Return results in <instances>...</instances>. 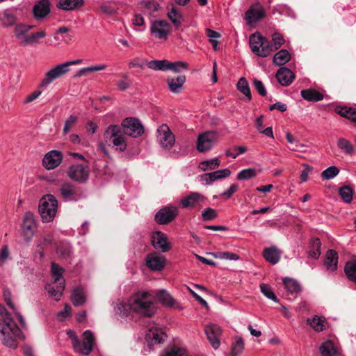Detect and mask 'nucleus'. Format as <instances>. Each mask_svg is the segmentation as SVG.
I'll return each mask as SVG.
<instances>
[{
	"instance_id": "f257e3e1",
	"label": "nucleus",
	"mask_w": 356,
	"mask_h": 356,
	"mask_svg": "<svg viewBox=\"0 0 356 356\" xmlns=\"http://www.w3.org/2000/svg\"><path fill=\"white\" fill-rule=\"evenodd\" d=\"M122 132L129 136L137 138L143 135L144 128L140 120L136 118H127L122 120L121 125L111 124L104 132V138L107 143L111 141L116 150L125 151L127 143Z\"/></svg>"
},
{
	"instance_id": "f03ea898",
	"label": "nucleus",
	"mask_w": 356,
	"mask_h": 356,
	"mask_svg": "<svg viewBox=\"0 0 356 356\" xmlns=\"http://www.w3.org/2000/svg\"><path fill=\"white\" fill-rule=\"evenodd\" d=\"M0 316L2 317L0 320V339L5 346L15 349L17 347V339L24 340V336L5 307L1 305Z\"/></svg>"
},
{
	"instance_id": "7ed1b4c3",
	"label": "nucleus",
	"mask_w": 356,
	"mask_h": 356,
	"mask_svg": "<svg viewBox=\"0 0 356 356\" xmlns=\"http://www.w3.org/2000/svg\"><path fill=\"white\" fill-rule=\"evenodd\" d=\"M129 308L134 313L143 317H152L156 311L154 298L147 291L134 293L129 300Z\"/></svg>"
},
{
	"instance_id": "20e7f679",
	"label": "nucleus",
	"mask_w": 356,
	"mask_h": 356,
	"mask_svg": "<svg viewBox=\"0 0 356 356\" xmlns=\"http://www.w3.org/2000/svg\"><path fill=\"white\" fill-rule=\"evenodd\" d=\"M66 334L71 339L72 347L76 353L83 355H88L92 351L95 338L91 331L86 330L83 333L82 341L78 338L73 330H67Z\"/></svg>"
},
{
	"instance_id": "39448f33",
	"label": "nucleus",
	"mask_w": 356,
	"mask_h": 356,
	"mask_svg": "<svg viewBox=\"0 0 356 356\" xmlns=\"http://www.w3.org/2000/svg\"><path fill=\"white\" fill-rule=\"evenodd\" d=\"M58 200L51 194H47L41 197L38 205V211L42 222H51L57 213Z\"/></svg>"
},
{
	"instance_id": "423d86ee",
	"label": "nucleus",
	"mask_w": 356,
	"mask_h": 356,
	"mask_svg": "<svg viewBox=\"0 0 356 356\" xmlns=\"http://www.w3.org/2000/svg\"><path fill=\"white\" fill-rule=\"evenodd\" d=\"M81 59L67 61L63 63L58 64L47 72L44 78L42 79L39 87L44 88L51 83L55 79L61 77L70 71L69 67L72 65L80 64Z\"/></svg>"
},
{
	"instance_id": "0eeeda50",
	"label": "nucleus",
	"mask_w": 356,
	"mask_h": 356,
	"mask_svg": "<svg viewBox=\"0 0 356 356\" xmlns=\"http://www.w3.org/2000/svg\"><path fill=\"white\" fill-rule=\"evenodd\" d=\"M249 44L251 51L260 57H266L273 51L270 42L259 33H254L250 36Z\"/></svg>"
},
{
	"instance_id": "6e6552de",
	"label": "nucleus",
	"mask_w": 356,
	"mask_h": 356,
	"mask_svg": "<svg viewBox=\"0 0 356 356\" xmlns=\"http://www.w3.org/2000/svg\"><path fill=\"white\" fill-rule=\"evenodd\" d=\"M218 134L215 131H209L198 135L197 139V149L199 152L210 150L218 140Z\"/></svg>"
},
{
	"instance_id": "1a4fd4ad",
	"label": "nucleus",
	"mask_w": 356,
	"mask_h": 356,
	"mask_svg": "<svg viewBox=\"0 0 356 356\" xmlns=\"http://www.w3.org/2000/svg\"><path fill=\"white\" fill-rule=\"evenodd\" d=\"M60 195L65 202H76L83 197L81 189L69 182L63 183L59 189Z\"/></svg>"
},
{
	"instance_id": "9d476101",
	"label": "nucleus",
	"mask_w": 356,
	"mask_h": 356,
	"mask_svg": "<svg viewBox=\"0 0 356 356\" xmlns=\"http://www.w3.org/2000/svg\"><path fill=\"white\" fill-rule=\"evenodd\" d=\"M157 140L159 145L165 149H170L175 142V138L166 124H161L157 129Z\"/></svg>"
},
{
	"instance_id": "9b49d317",
	"label": "nucleus",
	"mask_w": 356,
	"mask_h": 356,
	"mask_svg": "<svg viewBox=\"0 0 356 356\" xmlns=\"http://www.w3.org/2000/svg\"><path fill=\"white\" fill-rule=\"evenodd\" d=\"M178 213L176 207L167 206L159 209L155 214V220L158 224L166 225L172 222Z\"/></svg>"
},
{
	"instance_id": "f8f14e48",
	"label": "nucleus",
	"mask_w": 356,
	"mask_h": 356,
	"mask_svg": "<svg viewBox=\"0 0 356 356\" xmlns=\"http://www.w3.org/2000/svg\"><path fill=\"white\" fill-rule=\"evenodd\" d=\"M150 33L156 38L165 40L170 33V24L165 20H156L151 24Z\"/></svg>"
},
{
	"instance_id": "ddd939ff",
	"label": "nucleus",
	"mask_w": 356,
	"mask_h": 356,
	"mask_svg": "<svg viewBox=\"0 0 356 356\" xmlns=\"http://www.w3.org/2000/svg\"><path fill=\"white\" fill-rule=\"evenodd\" d=\"M206 200V197L200 193L192 192L188 195L182 198L180 201L181 207L184 209H195L201 207L202 203Z\"/></svg>"
},
{
	"instance_id": "4468645a",
	"label": "nucleus",
	"mask_w": 356,
	"mask_h": 356,
	"mask_svg": "<svg viewBox=\"0 0 356 356\" xmlns=\"http://www.w3.org/2000/svg\"><path fill=\"white\" fill-rule=\"evenodd\" d=\"M36 230V222L35 216L31 212H26L24 214L22 231L27 241H29L34 235Z\"/></svg>"
},
{
	"instance_id": "2eb2a0df",
	"label": "nucleus",
	"mask_w": 356,
	"mask_h": 356,
	"mask_svg": "<svg viewBox=\"0 0 356 356\" xmlns=\"http://www.w3.org/2000/svg\"><path fill=\"white\" fill-rule=\"evenodd\" d=\"M62 160L63 154L60 151L51 150L44 155L42 165L47 170H53L61 163Z\"/></svg>"
},
{
	"instance_id": "dca6fc26",
	"label": "nucleus",
	"mask_w": 356,
	"mask_h": 356,
	"mask_svg": "<svg viewBox=\"0 0 356 356\" xmlns=\"http://www.w3.org/2000/svg\"><path fill=\"white\" fill-rule=\"evenodd\" d=\"M17 22V10L16 8H8L0 11V23L4 28L15 26Z\"/></svg>"
},
{
	"instance_id": "f3484780",
	"label": "nucleus",
	"mask_w": 356,
	"mask_h": 356,
	"mask_svg": "<svg viewBox=\"0 0 356 356\" xmlns=\"http://www.w3.org/2000/svg\"><path fill=\"white\" fill-rule=\"evenodd\" d=\"M68 176L78 182H85L88 178V171L82 164H75L70 167Z\"/></svg>"
},
{
	"instance_id": "a211bd4d",
	"label": "nucleus",
	"mask_w": 356,
	"mask_h": 356,
	"mask_svg": "<svg viewBox=\"0 0 356 356\" xmlns=\"http://www.w3.org/2000/svg\"><path fill=\"white\" fill-rule=\"evenodd\" d=\"M205 334L211 346L216 350L218 349L220 345L219 338L221 334V330L220 327L216 324L208 325L205 327Z\"/></svg>"
},
{
	"instance_id": "6ab92c4d",
	"label": "nucleus",
	"mask_w": 356,
	"mask_h": 356,
	"mask_svg": "<svg viewBox=\"0 0 356 356\" xmlns=\"http://www.w3.org/2000/svg\"><path fill=\"white\" fill-rule=\"evenodd\" d=\"M165 265V259L163 256L156 253L148 254L146 257V266L153 271L162 270Z\"/></svg>"
},
{
	"instance_id": "aec40b11",
	"label": "nucleus",
	"mask_w": 356,
	"mask_h": 356,
	"mask_svg": "<svg viewBox=\"0 0 356 356\" xmlns=\"http://www.w3.org/2000/svg\"><path fill=\"white\" fill-rule=\"evenodd\" d=\"M152 244L155 249L167 252L170 250L166 235L161 232H156L152 236Z\"/></svg>"
},
{
	"instance_id": "412c9836",
	"label": "nucleus",
	"mask_w": 356,
	"mask_h": 356,
	"mask_svg": "<svg viewBox=\"0 0 356 356\" xmlns=\"http://www.w3.org/2000/svg\"><path fill=\"white\" fill-rule=\"evenodd\" d=\"M276 78L283 86H289L295 79L294 73L286 67H282L276 73Z\"/></svg>"
},
{
	"instance_id": "4be33fe9",
	"label": "nucleus",
	"mask_w": 356,
	"mask_h": 356,
	"mask_svg": "<svg viewBox=\"0 0 356 356\" xmlns=\"http://www.w3.org/2000/svg\"><path fill=\"white\" fill-rule=\"evenodd\" d=\"M265 14V10L262 7L251 6L245 13V19L248 24H252L264 17Z\"/></svg>"
},
{
	"instance_id": "5701e85b",
	"label": "nucleus",
	"mask_w": 356,
	"mask_h": 356,
	"mask_svg": "<svg viewBox=\"0 0 356 356\" xmlns=\"http://www.w3.org/2000/svg\"><path fill=\"white\" fill-rule=\"evenodd\" d=\"M50 3L49 0H41L33 7V12L36 19L44 18L50 13Z\"/></svg>"
},
{
	"instance_id": "b1692460",
	"label": "nucleus",
	"mask_w": 356,
	"mask_h": 356,
	"mask_svg": "<svg viewBox=\"0 0 356 356\" xmlns=\"http://www.w3.org/2000/svg\"><path fill=\"white\" fill-rule=\"evenodd\" d=\"M186 80V76L181 74L175 77H168L166 82L170 91L178 94L182 90Z\"/></svg>"
},
{
	"instance_id": "393cba45",
	"label": "nucleus",
	"mask_w": 356,
	"mask_h": 356,
	"mask_svg": "<svg viewBox=\"0 0 356 356\" xmlns=\"http://www.w3.org/2000/svg\"><path fill=\"white\" fill-rule=\"evenodd\" d=\"M338 253L334 250H329L325 254L324 259V266L326 269L330 272H334L337 269Z\"/></svg>"
},
{
	"instance_id": "a878e982",
	"label": "nucleus",
	"mask_w": 356,
	"mask_h": 356,
	"mask_svg": "<svg viewBox=\"0 0 356 356\" xmlns=\"http://www.w3.org/2000/svg\"><path fill=\"white\" fill-rule=\"evenodd\" d=\"M167 338V335L161 330H149L146 334V339L152 345L163 343Z\"/></svg>"
},
{
	"instance_id": "bb28decb",
	"label": "nucleus",
	"mask_w": 356,
	"mask_h": 356,
	"mask_svg": "<svg viewBox=\"0 0 356 356\" xmlns=\"http://www.w3.org/2000/svg\"><path fill=\"white\" fill-rule=\"evenodd\" d=\"M4 300L7 304V305L13 310L15 314L16 315L21 326L23 328H26V324L25 322V319L24 318L23 316L17 312V309L15 308L11 298V292L8 289H5L3 292Z\"/></svg>"
},
{
	"instance_id": "cd10ccee",
	"label": "nucleus",
	"mask_w": 356,
	"mask_h": 356,
	"mask_svg": "<svg viewBox=\"0 0 356 356\" xmlns=\"http://www.w3.org/2000/svg\"><path fill=\"white\" fill-rule=\"evenodd\" d=\"M46 289L50 297L53 298L56 301H58L60 300L65 289V283H62V282L55 283L54 282L52 284H47L46 286Z\"/></svg>"
},
{
	"instance_id": "c85d7f7f",
	"label": "nucleus",
	"mask_w": 356,
	"mask_h": 356,
	"mask_svg": "<svg viewBox=\"0 0 356 356\" xmlns=\"http://www.w3.org/2000/svg\"><path fill=\"white\" fill-rule=\"evenodd\" d=\"M46 35V31L44 30H40L28 35L27 37H25L24 40L20 41V44L23 46L35 45L39 43L40 40L44 38Z\"/></svg>"
},
{
	"instance_id": "c756f323",
	"label": "nucleus",
	"mask_w": 356,
	"mask_h": 356,
	"mask_svg": "<svg viewBox=\"0 0 356 356\" xmlns=\"http://www.w3.org/2000/svg\"><path fill=\"white\" fill-rule=\"evenodd\" d=\"M283 284L288 294L297 295L301 291L300 284L294 279L290 277H284Z\"/></svg>"
},
{
	"instance_id": "7c9ffc66",
	"label": "nucleus",
	"mask_w": 356,
	"mask_h": 356,
	"mask_svg": "<svg viewBox=\"0 0 356 356\" xmlns=\"http://www.w3.org/2000/svg\"><path fill=\"white\" fill-rule=\"evenodd\" d=\"M335 112L356 124V108L348 107L346 106H338L335 108Z\"/></svg>"
},
{
	"instance_id": "2f4dec72",
	"label": "nucleus",
	"mask_w": 356,
	"mask_h": 356,
	"mask_svg": "<svg viewBox=\"0 0 356 356\" xmlns=\"http://www.w3.org/2000/svg\"><path fill=\"white\" fill-rule=\"evenodd\" d=\"M301 97L308 102H318L323 99V95L313 88L302 90L300 92Z\"/></svg>"
},
{
	"instance_id": "473e14b6",
	"label": "nucleus",
	"mask_w": 356,
	"mask_h": 356,
	"mask_svg": "<svg viewBox=\"0 0 356 356\" xmlns=\"http://www.w3.org/2000/svg\"><path fill=\"white\" fill-rule=\"evenodd\" d=\"M265 259L272 264H275L280 259V254L275 247L265 248L263 252Z\"/></svg>"
},
{
	"instance_id": "72a5a7b5",
	"label": "nucleus",
	"mask_w": 356,
	"mask_h": 356,
	"mask_svg": "<svg viewBox=\"0 0 356 356\" xmlns=\"http://www.w3.org/2000/svg\"><path fill=\"white\" fill-rule=\"evenodd\" d=\"M83 4V0H60L57 8L63 10H72Z\"/></svg>"
},
{
	"instance_id": "f704fd0d",
	"label": "nucleus",
	"mask_w": 356,
	"mask_h": 356,
	"mask_svg": "<svg viewBox=\"0 0 356 356\" xmlns=\"http://www.w3.org/2000/svg\"><path fill=\"white\" fill-rule=\"evenodd\" d=\"M319 352L322 356H336L337 355V348L330 340H327L321 345Z\"/></svg>"
},
{
	"instance_id": "c9c22d12",
	"label": "nucleus",
	"mask_w": 356,
	"mask_h": 356,
	"mask_svg": "<svg viewBox=\"0 0 356 356\" xmlns=\"http://www.w3.org/2000/svg\"><path fill=\"white\" fill-rule=\"evenodd\" d=\"M291 59L289 52L284 49L277 51L273 56V63L276 65L281 66L289 62Z\"/></svg>"
},
{
	"instance_id": "e433bc0d",
	"label": "nucleus",
	"mask_w": 356,
	"mask_h": 356,
	"mask_svg": "<svg viewBox=\"0 0 356 356\" xmlns=\"http://www.w3.org/2000/svg\"><path fill=\"white\" fill-rule=\"evenodd\" d=\"M56 253L60 258L67 259L72 253V247L70 243L62 241L56 248Z\"/></svg>"
},
{
	"instance_id": "4c0bfd02",
	"label": "nucleus",
	"mask_w": 356,
	"mask_h": 356,
	"mask_svg": "<svg viewBox=\"0 0 356 356\" xmlns=\"http://www.w3.org/2000/svg\"><path fill=\"white\" fill-rule=\"evenodd\" d=\"M31 25H26L22 23L16 24L14 29V34L17 39L22 40L27 37L26 33L33 28Z\"/></svg>"
},
{
	"instance_id": "58836bf2",
	"label": "nucleus",
	"mask_w": 356,
	"mask_h": 356,
	"mask_svg": "<svg viewBox=\"0 0 356 356\" xmlns=\"http://www.w3.org/2000/svg\"><path fill=\"white\" fill-rule=\"evenodd\" d=\"M244 340L241 337L236 336L232 344L231 356H240L244 349Z\"/></svg>"
},
{
	"instance_id": "ea45409f",
	"label": "nucleus",
	"mask_w": 356,
	"mask_h": 356,
	"mask_svg": "<svg viewBox=\"0 0 356 356\" xmlns=\"http://www.w3.org/2000/svg\"><path fill=\"white\" fill-rule=\"evenodd\" d=\"M344 272L348 279L356 284V261H348L344 266Z\"/></svg>"
},
{
	"instance_id": "a19ab883",
	"label": "nucleus",
	"mask_w": 356,
	"mask_h": 356,
	"mask_svg": "<svg viewBox=\"0 0 356 356\" xmlns=\"http://www.w3.org/2000/svg\"><path fill=\"white\" fill-rule=\"evenodd\" d=\"M337 147L346 155H353L355 152V148L351 143L343 138L338 140Z\"/></svg>"
},
{
	"instance_id": "79ce46f5",
	"label": "nucleus",
	"mask_w": 356,
	"mask_h": 356,
	"mask_svg": "<svg viewBox=\"0 0 356 356\" xmlns=\"http://www.w3.org/2000/svg\"><path fill=\"white\" fill-rule=\"evenodd\" d=\"M86 301V298L83 289L81 287L75 288L72 293V302L74 306L83 305Z\"/></svg>"
},
{
	"instance_id": "37998d69",
	"label": "nucleus",
	"mask_w": 356,
	"mask_h": 356,
	"mask_svg": "<svg viewBox=\"0 0 356 356\" xmlns=\"http://www.w3.org/2000/svg\"><path fill=\"white\" fill-rule=\"evenodd\" d=\"M237 89L243 93L248 99V101L252 99V95L249 83L245 78L241 77L237 83Z\"/></svg>"
},
{
	"instance_id": "c03bdc74",
	"label": "nucleus",
	"mask_w": 356,
	"mask_h": 356,
	"mask_svg": "<svg viewBox=\"0 0 356 356\" xmlns=\"http://www.w3.org/2000/svg\"><path fill=\"white\" fill-rule=\"evenodd\" d=\"M156 298L163 305L172 307L174 305V299L165 290H160L156 293Z\"/></svg>"
},
{
	"instance_id": "a18cd8bd",
	"label": "nucleus",
	"mask_w": 356,
	"mask_h": 356,
	"mask_svg": "<svg viewBox=\"0 0 356 356\" xmlns=\"http://www.w3.org/2000/svg\"><path fill=\"white\" fill-rule=\"evenodd\" d=\"M51 271L55 283L61 282L62 283H65V280L63 277V269L61 267L56 263L52 262L51 265Z\"/></svg>"
},
{
	"instance_id": "49530a36",
	"label": "nucleus",
	"mask_w": 356,
	"mask_h": 356,
	"mask_svg": "<svg viewBox=\"0 0 356 356\" xmlns=\"http://www.w3.org/2000/svg\"><path fill=\"white\" fill-rule=\"evenodd\" d=\"M307 323L316 332H321L325 329V319L314 316L312 318H307Z\"/></svg>"
},
{
	"instance_id": "de8ad7c7",
	"label": "nucleus",
	"mask_w": 356,
	"mask_h": 356,
	"mask_svg": "<svg viewBox=\"0 0 356 356\" xmlns=\"http://www.w3.org/2000/svg\"><path fill=\"white\" fill-rule=\"evenodd\" d=\"M168 60H152L147 63V65L149 69L154 70H168Z\"/></svg>"
},
{
	"instance_id": "09e8293b",
	"label": "nucleus",
	"mask_w": 356,
	"mask_h": 356,
	"mask_svg": "<svg viewBox=\"0 0 356 356\" xmlns=\"http://www.w3.org/2000/svg\"><path fill=\"white\" fill-rule=\"evenodd\" d=\"M339 194L345 203H350L353 200V191L348 186H343L339 189Z\"/></svg>"
},
{
	"instance_id": "8fccbe9b",
	"label": "nucleus",
	"mask_w": 356,
	"mask_h": 356,
	"mask_svg": "<svg viewBox=\"0 0 356 356\" xmlns=\"http://www.w3.org/2000/svg\"><path fill=\"white\" fill-rule=\"evenodd\" d=\"M220 162L218 158H213L211 159L204 161L199 164V168L202 171H207L208 170H214L218 168Z\"/></svg>"
},
{
	"instance_id": "3c124183",
	"label": "nucleus",
	"mask_w": 356,
	"mask_h": 356,
	"mask_svg": "<svg viewBox=\"0 0 356 356\" xmlns=\"http://www.w3.org/2000/svg\"><path fill=\"white\" fill-rule=\"evenodd\" d=\"M168 16L174 26L178 29L183 21L182 15L175 8H172L168 11Z\"/></svg>"
},
{
	"instance_id": "603ef678",
	"label": "nucleus",
	"mask_w": 356,
	"mask_h": 356,
	"mask_svg": "<svg viewBox=\"0 0 356 356\" xmlns=\"http://www.w3.org/2000/svg\"><path fill=\"white\" fill-rule=\"evenodd\" d=\"M188 64L184 61L170 62L168 61V70L175 72H181L182 70H187Z\"/></svg>"
},
{
	"instance_id": "864d4df0",
	"label": "nucleus",
	"mask_w": 356,
	"mask_h": 356,
	"mask_svg": "<svg viewBox=\"0 0 356 356\" xmlns=\"http://www.w3.org/2000/svg\"><path fill=\"white\" fill-rule=\"evenodd\" d=\"M339 173V170L334 165H332L321 172V178L323 180H330L334 178Z\"/></svg>"
},
{
	"instance_id": "5fc2aeb1",
	"label": "nucleus",
	"mask_w": 356,
	"mask_h": 356,
	"mask_svg": "<svg viewBox=\"0 0 356 356\" xmlns=\"http://www.w3.org/2000/svg\"><path fill=\"white\" fill-rule=\"evenodd\" d=\"M257 175L256 169L253 168H246L241 170L237 175V179L247 180L254 177Z\"/></svg>"
},
{
	"instance_id": "6e6d98bb",
	"label": "nucleus",
	"mask_w": 356,
	"mask_h": 356,
	"mask_svg": "<svg viewBox=\"0 0 356 356\" xmlns=\"http://www.w3.org/2000/svg\"><path fill=\"white\" fill-rule=\"evenodd\" d=\"M260 289L261 293L268 299L275 302H278L279 300L273 291L271 287L267 284H261Z\"/></svg>"
},
{
	"instance_id": "4d7b16f0",
	"label": "nucleus",
	"mask_w": 356,
	"mask_h": 356,
	"mask_svg": "<svg viewBox=\"0 0 356 356\" xmlns=\"http://www.w3.org/2000/svg\"><path fill=\"white\" fill-rule=\"evenodd\" d=\"M272 42L273 44L271 45L273 46V51H275L284 44L285 40L281 33L276 32L272 35Z\"/></svg>"
},
{
	"instance_id": "13d9d810",
	"label": "nucleus",
	"mask_w": 356,
	"mask_h": 356,
	"mask_svg": "<svg viewBox=\"0 0 356 356\" xmlns=\"http://www.w3.org/2000/svg\"><path fill=\"white\" fill-rule=\"evenodd\" d=\"M218 217L216 211L212 208H207L202 212V220L207 222Z\"/></svg>"
},
{
	"instance_id": "bf43d9fd",
	"label": "nucleus",
	"mask_w": 356,
	"mask_h": 356,
	"mask_svg": "<svg viewBox=\"0 0 356 356\" xmlns=\"http://www.w3.org/2000/svg\"><path fill=\"white\" fill-rule=\"evenodd\" d=\"M320 248V240L318 238H316L314 241L313 243V250H310L309 252V257L313 259H318L319 255L321 254Z\"/></svg>"
},
{
	"instance_id": "052dcab7",
	"label": "nucleus",
	"mask_w": 356,
	"mask_h": 356,
	"mask_svg": "<svg viewBox=\"0 0 356 356\" xmlns=\"http://www.w3.org/2000/svg\"><path fill=\"white\" fill-rule=\"evenodd\" d=\"M9 259H10V252L8 246L4 245L0 249V266H3Z\"/></svg>"
},
{
	"instance_id": "680f3d73",
	"label": "nucleus",
	"mask_w": 356,
	"mask_h": 356,
	"mask_svg": "<svg viewBox=\"0 0 356 356\" xmlns=\"http://www.w3.org/2000/svg\"><path fill=\"white\" fill-rule=\"evenodd\" d=\"M161 356H186V354L184 348H172L165 351Z\"/></svg>"
},
{
	"instance_id": "e2e57ef3",
	"label": "nucleus",
	"mask_w": 356,
	"mask_h": 356,
	"mask_svg": "<svg viewBox=\"0 0 356 356\" xmlns=\"http://www.w3.org/2000/svg\"><path fill=\"white\" fill-rule=\"evenodd\" d=\"M253 86L257 90V92L262 97H264L266 95V88L260 80L254 79L253 80Z\"/></svg>"
},
{
	"instance_id": "0e129e2a",
	"label": "nucleus",
	"mask_w": 356,
	"mask_h": 356,
	"mask_svg": "<svg viewBox=\"0 0 356 356\" xmlns=\"http://www.w3.org/2000/svg\"><path fill=\"white\" fill-rule=\"evenodd\" d=\"M238 190V186L236 184H232L229 188L221 193L220 195L225 197L227 199H229L232 197L233 194Z\"/></svg>"
},
{
	"instance_id": "69168bd1",
	"label": "nucleus",
	"mask_w": 356,
	"mask_h": 356,
	"mask_svg": "<svg viewBox=\"0 0 356 356\" xmlns=\"http://www.w3.org/2000/svg\"><path fill=\"white\" fill-rule=\"evenodd\" d=\"M78 118L76 116L72 115H70L65 121V126L63 128V132L65 134L69 132L71 127L76 122Z\"/></svg>"
},
{
	"instance_id": "338daca9",
	"label": "nucleus",
	"mask_w": 356,
	"mask_h": 356,
	"mask_svg": "<svg viewBox=\"0 0 356 356\" xmlns=\"http://www.w3.org/2000/svg\"><path fill=\"white\" fill-rule=\"evenodd\" d=\"M275 109H277L280 112H284L287 110V106H286V104H285L282 102H278L273 104L270 105V106H269L270 111H273Z\"/></svg>"
},
{
	"instance_id": "774afa93",
	"label": "nucleus",
	"mask_w": 356,
	"mask_h": 356,
	"mask_svg": "<svg viewBox=\"0 0 356 356\" xmlns=\"http://www.w3.org/2000/svg\"><path fill=\"white\" fill-rule=\"evenodd\" d=\"M42 92L40 90H35L31 94L29 95L24 100V104H29L35 100L40 95Z\"/></svg>"
}]
</instances>
